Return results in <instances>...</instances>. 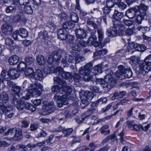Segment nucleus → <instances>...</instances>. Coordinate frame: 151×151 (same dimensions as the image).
Segmentation results:
<instances>
[{"instance_id": "f257e3e1", "label": "nucleus", "mask_w": 151, "mask_h": 151, "mask_svg": "<svg viewBox=\"0 0 151 151\" xmlns=\"http://www.w3.org/2000/svg\"><path fill=\"white\" fill-rule=\"evenodd\" d=\"M53 80L62 86L60 87L58 85H55L51 88L52 92H57L53 99L56 101L58 106L61 107L68 104V99L72 100L74 98L75 95L72 93V88L66 85L64 80L58 77H54Z\"/></svg>"}, {"instance_id": "f03ea898", "label": "nucleus", "mask_w": 151, "mask_h": 151, "mask_svg": "<svg viewBox=\"0 0 151 151\" xmlns=\"http://www.w3.org/2000/svg\"><path fill=\"white\" fill-rule=\"evenodd\" d=\"M93 68L92 63L91 62L87 63L85 65L81 67L79 70V73L83 75V78L85 81H93L96 77L94 74L91 72Z\"/></svg>"}, {"instance_id": "7ed1b4c3", "label": "nucleus", "mask_w": 151, "mask_h": 151, "mask_svg": "<svg viewBox=\"0 0 151 151\" xmlns=\"http://www.w3.org/2000/svg\"><path fill=\"white\" fill-rule=\"evenodd\" d=\"M148 7L144 4H141L138 11L136 12V16L134 17L135 22L139 24L142 23L144 17L147 15Z\"/></svg>"}, {"instance_id": "20e7f679", "label": "nucleus", "mask_w": 151, "mask_h": 151, "mask_svg": "<svg viewBox=\"0 0 151 151\" xmlns=\"http://www.w3.org/2000/svg\"><path fill=\"white\" fill-rule=\"evenodd\" d=\"M116 84L115 80L111 75H107L106 76L104 82L101 84V86L104 90L107 88L110 89L111 87H113Z\"/></svg>"}, {"instance_id": "39448f33", "label": "nucleus", "mask_w": 151, "mask_h": 151, "mask_svg": "<svg viewBox=\"0 0 151 151\" xmlns=\"http://www.w3.org/2000/svg\"><path fill=\"white\" fill-rule=\"evenodd\" d=\"M140 74L145 75L150 70V67L145 62L140 63L139 65Z\"/></svg>"}, {"instance_id": "423d86ee", "label": "nucleus", "mask_w": 151, "mask_h": 151, "mask_svg": "<svg viewBox=\"0 0 151 151\" xmlns=\"http://www.w3.org/2000/svg\"><path fill=\"white\" fill-rule=\"evenodd\" d=\"M18 98L16 97L13 98L12 103L15 106L18 110H23L24 109V102L21 100H18Z\"/></svg>"}, {"instance_id": "0eeeda50", "label": "nucleus", "mask_w": 151, "mask_h": 151, "mask_svg": "<svg viewBox=\"0 0 151 151\" xmlns=\"http://www.w3.org/2000/svg\"><path fill=\"white\" fill-rule=\"evenodd\" d=\"M74 58L73 57L68 54H66L64 58H63L61 61L62 64H63L64 67L68 66V62L70 63H73Z\"/></svg>"}, {"instance_id": "6e6552de", "label": "nucleus", "mask_w": 151, "mask_h": 151, "mask_svg": "<svg viewBox=\"0 0 151 151\" xmlns=\"http://www.w3.org/2000/svg\"><path fill=\"white\" fill-rule=\"evenodd\" d=\"M114 24V26L116 28V29H118V34L120 35H124L125 31L124 26L122 24H120L119 22H116Z\"/></svg>"}, {"instance_id": "1a4fd4ad", "label": "nucleus", "mask_w": 151, "mask_h": 151, "mask_svg": "<svg viewBox=\"0 0 151 151\" xmlns=\"http://www.w3.org/2000/svg\"><path fill=\"white\" fill-rule=\"evenodd\" d=\"M118 29L114 26V24L113 27H111L109 29H107L106 31V35L109 37H116L117 34Z\"/></svg>"}, {"instance_id": "9d476101", "label": "nucleus", "mask_w": 151, "mask_h": 151, "mask_svg": "<svg viewBox=\"0 0 151 151\" xmlns=\"http://www.w3.org/2000/svg\"><path fill=\"white\" fill-rule=\"evenodd\" d=\"M55 108V105L54 103L52 102H47L43 106V109L48 111L49 113H51L53 111Z\"/></svg>"}, {"instance_id": "9b49d317", "label": "nucleus", "mask_w": 151, "mask_h": 151, "mask_svg": "<svg viewBox=\"0 0 151 151\" xmlns=\"http://www.w3.org/2000/svg\"><path fill=\"white\" fill-rule=\"evenodd\" d=\"M97 37L94 35H92L88 39V43L89 45H93L97 47L99 44V42L96 41Z\"/></svg>"}, {"instance_id": "f8f14e48", "label": "nucleus", "mask_w": 151, "mask_h": 151, "mask_svg": "<svg viewBox=\"0 0 151 151\" xmlns=\"http://www.w3.org/2000/svg\"><path fill=\"white\" fill-rule=\"evenodd\" d=\"M1 78H0V82H3L4 80L9 81L10 80L11 77L9 74V72L3 70L1 74Z\"/></svg>"}, {"instance_id": "ddd939ff", "label": "nucleus", "mask_w": 151, "mask_h": 151, "mask_svg": "<svg viewBox=\"0 0 151 151\" xmlns=\"http://www.w3.org/2000/svg\"><path fill=\"white\" fill-rule=\"evenodd\" d=\"M62 130L64 136L66 137L70 135L73 132V129L72 128L66 129L62 130V128L60 127L56 129V131L57 132H60Z\"/></svg>"}, {"instance_id": "4468645a", "label": "nucleus", "mask_w": 151, "mask_h": 151, "mask_svg": "<svg viewBox=\"0 0 151 151\" xmlns=\"http://www.w3.org/2000/svg\"><path fill=\"white\" fill-rule=\"evenodd\" d=\"M75 33L76 37L79 39L85 38L86 36L85 31L84 30L81 28L77 29L75 31Z\"/></svg>"}, {"instance_id": "2eb2a0df", "label": "nucleus", "mask_w": 151, "mask_h": 151, "mask_svg": "<svg viewBox=\"0 0 151 151\" xmlns=\"http://www.w3.org/2000/svg\"><path fill=\"white\" fill-rule=\"evenodd\" d=\"M2 32L6 35H9L12 32V27L8 24H4L1 27Z\"/></svg>"}, {"instance_id": "dca6fc26", "label": "nucleus", "mask_w": 151, "mask_h": 151, "mask_svg": "<svg viewBox=\"0 0 151 151\" xmlns=\"http://www.w3.org/2000/svg\"><path fill=\"white\" fill-rule=\"evenodd\" d=\"M58 38L61 40H65L67 38L66 31L64 29H60L58 31Z\"/></svg>"}, {"instance_id": "f3484780", "label": "nucleus", "mask_w": 151, "mask_h": 151, "mask_svg": "<svg viewBox=\"0 0 151 151\" xmlns=\"http://www.w3.org/2000/svg\"><path fill=\"white\" fill-rule=\"evenodd\" d=\"M137 12L134 8L129 9L126 11L125 15L129 18L132 19L134 17Z\"/></svg>"}, {"instance_id": "a211bd4d", "label": "nucleus", "mask_w": 151, "mask_h": 151, "mask_svg": "<svg viewBox=\"0 0 151 151\" xmlns=\"http://www.w3.org/2000/svg\"><path fill=\"white\" fill-rule=\"evenodd\" d=\"M118 69L119 70L116 72V76L118 78L120 79V77H121V76L124 74L127 68H125V67L123 65H121L119 66Z\"/></svg>"}, {"instance_id": "6ab92c4d", "label": "nucleus", "mask_w": 151, "mask_h": 151, "mask_svg": "<svg viewBox=\"0 0 151 151\" xmlns=\"http://www.w3.org/2000/svg\"><path fill=\"white\" fill-rule=\"evenodd\" d=\"M62 52V51L60 50L58 51H54L52 52V56L54 62H57L60 60L61 58L60 54Z\"/></svg>"}, {"instance_id": "aec40b11", "label": "nucleus", "mask_w": 151, "mask_h": 151, "mask_svg": "<svg viewBox=\"0 0 151 151\" xmlns=\"http://www.w3.org/2000/svg\"><path fill=\"white\" fill-rule=\"evenodd\" d=\"M9 74L13 79L17 78L19 76V73L18 70L15 69H11L8 71Z\"/></svg>"}, {"instance_id": "412c9836", "label": "nucleus", "mask_w": 151, "mask_h": 151, "mask_svg": "<svg viewBox=\"0 0 151 151\" xmlns=\"http://www.w3.org/2000/svg\"><path fill=\"white\" fill-rule=\"evenodd\" d=\"M33 76L34 78L37 80H41L44 76L42 71L39 69L36 70Z\"/></svg>"}, {"instance_id": "4be33fe9", "label": "nucleus", "mask_w": 151, "mask_h": 151, "mask_svg": "<svg viewBox=\"0 0 151 151\" xmlns=\"http://www.w3.org/2000/svg\"><path fill=\"white\" fill-rule=\"evenodd\" d=\"M8 61L10 65H14L16 64L19 62V58L18 56L14 55L9 58Z\"/></svg>"}, {"instance_id": "5701e85b", "label": "nucleus", "mask_w": 151, "mask_h": 151, "mask_svg": "<svg viewBox=\"0 0 151 151\" xmlns=\"http://www.w3.org/2000/svg\"><path fill=\"white\" fill-rule=\"evenodd\" d=\"M8 94L5 92L0 93V102L1 103H6L9 100Z\"/></svg>"}, {"instance_id": "b1692460", "label": "nucleus", "mask_w": 151, "mask_h": 151, "mask_svg": "<svg viewBox=\"0 0 151 151\" xmlns=\"http://www.w3.org/2000/svg\"><path fill=\"white\" fill-rule=\"evenodd\" d=\"M111 8L107 6H105L103 8V13L104 15L101 17L103 19L104 22L106 24H107V22L106 20V14L109 13L111 11Z\"/></svg>"}, {"instance_id": "393cba45", "label": "nucleus", "mask_w": 151, "mask_h": 151, "mask_svg": "<svg viewBox=\"0 0 151 151\" xmlns=\"http://www.w3.org/2000/svg\"><path fill=\"white\" fill-rule=\"evenodd\" d=\"M123 15L124 14L122 12H119L117 10H115L112 16V17L117 21H119L123 17Z\"/></svg>"}, {"instance_id": "a878e982", "label": "nucleus", "mask_w": 151, "mask_h": 151, "mask_svg": "<svg viewBox=\"0 0 151 151\" xmlns=\"http://www.w3.org/2000/svg\"><path fill=\"white\" fill-rule=\"evenodd\" d=\"M30 0H14L13 3L14 5H25L29 4Z\"/></svg>"}, {"instance_id": "bb28decb", "label": "nucleus", "mask_w": 151, "mask_h": 151, "mask_svg": "<svg viewBox=\"0 0 151 151\" xmlns=\"http://www.w3.org/2000/svg\"><path fill=\"white\" fill-rule=\"evenodd\" d=\"M127 125H128V127L130 129H134L135 131H139L140 128H141V126L140 125H138L137 124H132V122H127Z\"/></svg>"}, {"instance_id": "cd10ccee", "label": "nucleus", "mask_w": 151, "mask_h": 151, "mask_svg": "<svg viewBox=\"0 0 151 151\" xmlns=\"http://www.w3.org/2000/svg\"><path fill=\"white\" fill-rule=\"evenodd\" d=\"M108 126L106 125L102 126L100 129V131L101 134H104V135H107L109 134L110 133V131L109 129Z\"/></svg>"}, {"instance_id": "c85d7f7f", "label": "nucleus", "mask_w": 151, "mask_h": 151, "mask_svg": "<svg viewBox=\"0 0 151 151\" xmlns=\"http://www.w3.org/2000/svg\"><path fill=\"white\" fill-rule=\"evenodd\" d=\"M22 137L21 129L19 128H16L14 135V138L15 140H19Z\"/></svg>"}, {"instance_id": "c756f323", "label": "nucleus", "mask_w": 151, "mask_h": 151, "mask_svg": "<svg viewBox=\"0 0 151 151\" xmlns=\"http://www.w3.org/2000/svg\"><path fill=\"white\" fill-rule=\"evenodd\" d=\"M28 91L33 96L37 97L40 95V91L35 87L29 89Z\"/></svg>"}, {"instance_id": "7c9ffc66", "label": "nucleus", "mask_w": 151, "mask_h": 151, "mask_svg": "<svg viewBox=\"0 0 151 151\" xmlns=\"http://www.w3.org/2000/svg\"><path fill=\"white\" fill-rule=\"evenodd\" d=\"M132 76V73L131 70L129 68H127L125 72L124 73V74L123 75H121V77L120 78V80H122L125 77L127 78H129L131 77Z\"/></svg>"}, {"instance_id": "2f4dec72", "label": "nucleus", "mask_w": 151, "mask_h": 151, "mask_svg": "<svg viewBox=\"0 0 151 151\" xmlns=\"http://www.w3.org/2000/svg\"><path fill=\"white\" fill-rule=\"evenodd\" d=\"M22 7L21 6H10L7 7L6 9V11L7 13L11 12L13 11H16L17 10L21 11Z\"/></svg>"}, {"instance_id": "473e14b6", "label": "nucleus", "mask_w": 151, "mask_h": 151, "mask_svg": "<svg viewBox=\"0 0 151 151\" xmlns=\"http://www.w3.org/2000/svg\"><path fill=\"white\" fill-rule=\"evenodd\" d=\"M130 58L131 60L129 62L130 63L134 66L137 65L140 61V58L138 57L134 56L131 57Z\"/></svg>"}, {"instance_id": "72a5a7b5", "label": "nucleus", "mask_w": 151, "mask_h": 151, "mask_svg": "<svg viewBox=\"0 0 151 151\" xmlns=\"http://www.w3.org/2000/svg\"><path fill=\"white\" fill-rule=\"evenodd\" d=\"M74 27V24L71 21H66L63 23V28L66 29H71Z\"/></svg>"}, {"instance_id": "f704fd0d", "label": "nucleus", "mask_w": 151, "mask_h": 151, "mask_svg": "<svg viewBox=\"0 0 151 151\" xmlns=\"http://www.w3.org/2000/svg\"><path fill=\"white\" fill-rule=\"evenodd\" d=\"M18 35L21 37L25 38L28 35V32L25 29L21 28L18 30Z\"/></svg>"}, {"instance_id": "c9c22d12", "label": "nucleus", "mask_w": 151, "mask_h": 151, "mask_svg": "<svg viewBox=\"0 0 151 151\" xmlns=\"http://www.w3.org/2000/svg\"><path fill=\"white\" fill-rule=\"evenodd\" d=\"M12 90L14 91L15 94L13 95V98L14 97H16L17 98L20 97L18 93L20 92L21 90V88L20 87L16 85L14 86L13 88H12Z\"/></svg>"}, {"instance_id": "e433bc0d", "label": "nucleus", "mask_w": 151, "mask_h": 151, "mask_svg": "<svg viewBox=\"0 0 151 151\" xmlns=\"http://www.w3.org/2000/svg\"><path fill=\"white\" fill-rule=\"evenodd\" d=\"M24 73L26 76L31 77L33 76L34 74L33 70L31 68H28L25 69Z\"/></svg>"}, {"instance_id": "4c0bfd02", "label": "nucleus", "mask_w": 151, "mask_h": 151, "mask_svg": "<svg viewBox=\"0 0 151 151\" xmlns=\"http://www.w3.org/2000/svg\"><path fill=\"white\" fill-rule=\"evenodd\" d=\"M89 116L86 114H83L81 115V117L76 119V122L78 123H81L83 121L86 119H87Z\"/></svg>"}, {"instance_id": "58836bf2", "label": "nucleus", "mask_w": 151, "mask_h": 151, "mask_svg": "<svg viewBox=\"0 0 151 151\" xmlns=\"http://www.w3.org/2000/svg\"><path fill=\"white\" fill-rule=\"evenodd\" d=\"M36 60L37 63L40 65H44L45 64V60L44 57L41 55L37 56Z\"/></svg>"}, {"instance_id": "ea45409f", "label": "nucleus", "mask_w": 151, "mask_h": 151, "mask_svg": "<svg viewBox=\"0 0 151 151\" xmlns=\"http://www.w3.org/2000/svg\"><path fill=\"white\" fill-rule=\"evenodd\" d=\"M71 20L75 22H77L78 21V17L77 14L75 12H71L70 14Z\"/></svg>"}, {"instance_id": "a19ab883", "label": "nucleus", "mask_w": 151, "mask_h": 151, "mask_svg": "<svg viewBox=\"0 0 151 151\" xmlns=\"http://www.w3.org/2000/svg\"><path fill=\"white\" fill-rule=\"evenodd\" d=\"M134 47L136 50L140 52H144L146 49L145 46L143 44H137Z\"/></svg>"}, {"instance_id": "79ce46f5", "label": "nucleus", "mask_w": 151, "mask_h": 151, "mask_svg": "<svg viewBox=\"0 0 151 151\" xmlns=\"http://www.w3.org/2000/svg\"><path fill=\"white\" fill-rule=\"evenodd\" d=\"M93 69L95 74L100 73L102 72V67L101 64L95 66Z\"/></svg>"}, {"instance_id": "37998d69", "label": "nucleus", "mask_w": 151, "mask_h": 151, "mask_svg": "<svg viewBox=\"0 0 151 151\" xmlns=\"http://www.w3.org/2000/svg\"><path fill=\"white\" fill-rule=\"evenodd\" d=\"M24 109L31 110L32 111H34L36 110L35 107L31 104L27 103H25L24 104Z\"/></svg>"}, {"instance_id": "c03bdc74", "label": "nucleus", "mask_w": 151, "mask_h": 151, "mask_svg": "<svg viewBox=\"0 0 151 151\" xmlns=\"http://www.w3.org/2000/svg\"><path fill=\"white\" fill-rule=\"evenodd\" d=\"M16 129V128H14L9 129L7 132L5 133V135H9L10 136V137H11L13 136L14 137Z\"/></svg>"}, {"instance_id": "a18cd8bd", "label": "nucleus", "mask_w": 151, "mask_h": 151, "mask_svg": "<svg viewBox=\"0 0 151 151\" xmlns=\"http://www.w3.org/2000/svg\"><path fill=\"white\" fill-rule=\"evenodd\" d=\"M61 77L65 79L70 78L72 77V75L70 73L64 71L63 70L61 74Z\"/></svg>"}, {"instance_id": "49530a36", "label": "nucleus", "mask_w": 151, "mask_h": 151, "mask_svg": "<svg viewBox=\"0 0 151 151\" xmlns=\"http://www.w3.org/2000/svg\"><path fill=\"white\" fill-rule=\"evenodd\" d=\"M40 38L44 40H47L48 38L47 33V31L40 32L39 34Z\"/></svg>"}, {"instance_id": "de8ad7c7", "label": "nucleus", "mask_w": 151, "mask_h": 151, "mask_svg": "<svg viewBox=\"0 0 151 151\" xmlns=\"http://www.w3.org/2000/svg\"><path fill=\"white\" fill-rule=\"evenodd\" d=\"M98 35V38L99 41V44L102 41L104 38V33L102 30L101 29H98L97 30Z\"/></svg>"}, {"instance_id": "09e8293b", "label": "nucleus", "mask_w": 151, "mask_h": 151, "mask_svg": "<svg viewBox=\"0 0 151 151\" xmlns=\"http://www.w3.org/2000/svg\"><path fill=\"white\" fill-rule=\"evenodd\" d=\"M9 108V107L5 106L3 104H0V114H1L4 113L5 114L6 111H8Z\"/></svg>"}, {"instance_id": "8fccbe9b", "label": "nucleus", "mask_w": 151, "mask_h": 151, "mask_svg": "<svg viewBox=\"0 0 151 151\" xmlns=\"http://www.w3.org/2000/svg\"><path fill=\"white\" fill-rule=\"evenodd\" d=\"M85 60L84 57L80 55H77L75 57V64L78 63L80 62L84 61Z\"/></svg>"}, {"instance_id": "3c124183", "label": "nucleus", "mask_w": 151, "mask_h": 151, "mask_svg": "<svg viewBox=\"0 0 151 151\" xmlns=\"http://www.w3.org/2000/svg\"><path fill=\"white\" fill-rule=\"evenodd\" d=\"M34 60V58L32 56H28L25 59L26 64L27 65H30L33 63Z\"/></svg>"}, {"instance_id": "603ef678", "label": "nucleus", "mask_w": 151, "mask_h": 151, "mask_svg": "<svg viewBox=\"0 0 151 151\" xmlns=\"http://www.w3.org/2000/svg\"><path fill=\"white\" fill-rule=\"evenodd\" d=\"M25 12L29 14H30L32 13L33 10L31 6L27 5L25 6L24 8Z\"/></svg>"}, {"instance_id": "864d4df0", "label": "nucleus", "mask_w": 151, "mask_h": 151, "mask_svg": "<svg viewBox=\"0 0 151 151\" xmlns=\"http://www.w3.org/2000/svg\"><path fill=\"white\" fill-rule=\"evenodd\" d=\"M10 109H8L5 114L6 116L9 118H11L13 116L14 114V112L12 111L11 108H9Z\"/></svg>"}, {"instance_id": "5fc2aeb1", "label": "nucleus", "mask_w": 151, "mask_h": 151, "mask_svg": "<svg viewBox=\"0 0 151 151\" xmlns=\"http://www.w3.org/2000/svg\"><path fill=\"white\" fill-rule=\"evenodd\" d=\"M23 18V14L22 13L20 12L19 13L15 16L14 20L16 21H20Z\"/></svg>"}, {"instance_id": "6e6d98bb", "label": "nucleus", "mask_w": 151, "mask_h": 151, "mask_svg": "<svg viewBox=\"0 0 151 151\" xmlns=\"http://www.w3.org/2000/svg\"><path fill=\"white\" fill-rule=\"evenodd\" d=\"M16 149L19 150L21 149V151H28L27 147L23 145H19L16 146Z\"/></svg>"}, {"instance_id": "4d7b16f0", "label": "nucleus", "mask_w": 151, "mask_h": 151, "mask_svg": "<svg viewBox=\"0 0 151 151\" xmlns=\"http://www.w3.org/2000/svg\"><path fill=\"white\" fill-rule=\"evenodd\" d=\"M91 13L94 14V15L97 17H99L101 14V12L99 10V8L93 9V11H91Z\"/></svg>"}, {"instance_id": "13d9d810", "label": "nucleus", "mask_w": 151, "mask_h": 151, "mask_svg": "<svg viewBox=\"0 0 151 151\" xmlns=\"http://www.w3.org/2000/svg\"><path fill=\"white\" fill-rule=\"evenodd\" d=\"M27 65L23 62H21L18 65L17 68L20 71H23L24 70V68H27L26 67Z\"/></svg>"}, {"instance_id": "bf43d9fd", "label": "nucleus", "mask_w": 151, "mask_h": 151, "mask_svg": "<svg viewBox=\"0 0 151 151\" xmlns=\"http://www.w3.org/2000/svg\"><path fill=\"white\" fill-rule=\"evenodd\" d=\"M86 98L88 100H91L93 96V93L91 91H88L85 93Z\"/></svg>"}, {"instance_id": "052dcab7", "label": "nucleus", "mask_w": 151, "mask_h": 151, "mask_svg": "<svg viewBox=\"0 0 151 151\" xmlns=\"http://www.w3.org/2000/svg\"><path fill=\"white\" fill-rule=\"evenodd\" d=\"M13 41L10 38L7 37L5 39V44L8 46H11L13 44Z\"/></svg>"}, {"instance_id": "680f3d73", "label": "nucleus", "mask_w": 151, "mask_h": 151, "mask_svg": "<svg viewBox=\"0 0 151 151\" xmlns=\"http://www.w3.org/2000/svg\"><path fill=\"white\" fill-rule=\"evenodd\" d=\"M87 24L89 25H91L94 28V29H96L98 28V27L97 24L93 22L91 19H88L87 22Z\"/></svg>"}, {"instance_id": "e2e57ef3", "label": "nucleus", "mask_w": 151, "mask_h": 151, "mask_svg": "<svg viewBox=\"0 0 151 151\" xmlns=\"http://www.w3.org/2000/svg\"><path fill=\"white\" fill-rule=\"evenodd\" d=\"M144 61L150 67L151 66V55L147 56L144 60Z\"/></svg>"}, {"instance_id": "0e129e2a", "label": "nucleus", "mask_w": 151, "mask_h": 151, "mask_svg": "<svg viewBox=\"0 0 151 151\" xmlns=\"http://www.w3.org/2000/svg\"><path fill=\"white\" fill-rule=\"evenodd\" d=\"M60 114L62 116H64V117H63V118L60 119V120H62L64 118H69L70 116V112L69 111H67L62 112Z\"/></svg>"}, {"instance_id": "69168bd1", "label": "nucleus", "mask_w": 151, "mask_h": 151, "mask_svg": "<svg viewBox=\"0 0 151 151\" xmlns=\"http://www.w3.org/2000/svg\"><path fill=\"white\" fill-rule=\"evenodd\" d=\"M116 3L115 2H113L112 0H107L106 2V6L109 8H111L113 7L114 6V4Z\"/></svg>"}, {"instance_id": "338daca9", "label": "nucleus", "mask_w": 151, "mask_h": 151, "mask_svg": "<svg viewBox=\"0 0 151 151\" xmlns=\"http://www.w3.org/2000/svg\"><path fill=\"white\" fill-rule=\"evenodd\" d=\"M117 5L118 6V7L122 10H124L127 7L126 4L122 2L118 3L117 4Z\"/></svg>"}, {"instance_id": "774afa93", "label": "nucleus", "mask_w": 151, "mask_h": 151, "mask_svg": "<svg viewBox=\"0 0 151 151\" xmlns=\"http://www.w3.org/2000/svg\"><path fill=\"white\" fill-rule=\"evenodd\" d=\"M123 23L127 26L129 27L131 26L133 23V22L129 19H123Z\"/></svg>"}]
</instances>
